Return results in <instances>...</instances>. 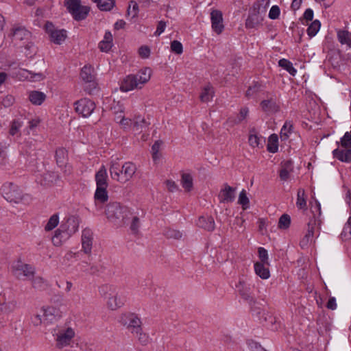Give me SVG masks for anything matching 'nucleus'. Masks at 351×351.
Masks as SVG:
<instances>
[{
  "instance_id": "f257e3e1",
  "label": "nucleus",
  "mask_w": 351,
  "mask_h": 351,
  "mask_svg": "<svg viewBox=\"0 0 351 351\" xmlns=\"http://www.w3.org/2000/svg\"><path fill=\"white\" fill-rule=\"evenodd\" d=\"M80 218L78 216H69L62 222L60 228L55 232L52 237V243L55 246H60L75 233L79 228Z\"/></svg>"
},
{
  "instance_id": "f03ea898",
  "label": "nucleus",
  "mask_w": 351,
  "mask_h": 351,
  "mask_svg": "<svg viewBox=\"0 0 351 351\" xmlns=\"http://www.w3.org/2000/svg\"><path fill=\"white\" fill-rule=\"evenodd\" d=\"M109 171L112 179L124 184L133 177L136 167L134 163L130 162L121 165L119 159L116 158L111 160Z\"/></svg>"
},
{
  "instance_id": "7ed1b4c3",
  "label": "nucleus",
  "mask_w": 351,
  "mask_h": 351,
  "mask_svg": "<svg viewBox=\"0 0 351 351\" xmlns=\"http://www.w3.org/2000/svg\"><path fill=\"white\" fill-rule=\"evenodd\" d=\"M313 217L310 219L307 224V232L300 241L302 247H306L310 242L313 241L314 237H318L321 229L322 220L319 219L321 215V205L319 202L315 201V206L313 208Z\"/></svg>"
},
{
  "instance_id": "20e7f679",
  "label": "nucleus",
  "mask_w": 351,
  "mask_h": 351,
  "mask_svg": "<svg viewBox=\"0 0 351 351\" xmlns=\"http://www.w3.org/2000/svg\"><path fill=\"white\" fill-rule=\"evenodd\" d=\"M152 75L151 69L146 67L140 70L134 75H129L122 81L120 88L128 92L134 88H141L147 83Z\"/></svg>"
},
{
  "instance_id": "39448f33",
  "label": "nucleus",
  "mask_w": 351,
  "mask_h": 351,
  "mask_svg": "<svg viewBox=\"0 0 351 351\" xmlns=\"http://www.w3.org/2000/svg\"><path fill=\"white\" fill-rule=\"evenodd\" d=\"M106 215L108 219L114 222L118 221L119 225H125L130 223L132 212L129 208L121 206L120 203L112 202L107 205Z\"/></svg>"
},
{
  "instance_id": "423d86ee",
  "label": "nucleus",
  "mask_w": 351,
  "mask_h": 351,
  "mask_svg": "<svg viewBox=\"0 0 351 351\" xmlns=\"http://www.w3.org/2000/svg\"><path fill=\"white\" fill-rule=\"evenodd\" d=\"M64 5L76 21L85 19L90 12L88 6L81 5V0H66Z\"/></svg>"
},
{
  "instance_id": "0eeeda50",
  "label": "nucleus",
  "mask_w": 351,
  "mask_h": 351,
  "mask_svg": "<svg viewBox=\"0 0 351 351\" xmlns=\"http://www.w3.org/2000/svg\"><path fill=\"white\" fill-rule=\"evenodd\" d=\"M3 197L10 202L18 203L22 199V191L12 182L3 184L1 189Z\"/></svg>"
},
{
  "instance_id": "6e6552de",
  "label": "nucleus",
  "mask_w": 351,
  "mask_h": 351,
  "mask_svg": "<svg viewBox=\"0 0 351 351\" xmlns=\"http://www.w3.org/2000/svg\"><path fill=\"white\" fill-rule=\"evenodd\" d=\"M119 322L123 326H125L131 333H138L141 330V319L134 313L123 314L120 317Z\"/></svg>"
},
{
  "instance_id": "1a4fd4ad",
  "label": "nucleus",
  "mask_w": 351,
  "mask_h": 351,
  "mask_svg": "<svg viewBox=\"0 0 351 351\" xmlns=\"http://www.w3.org/2000/svg\"><path fill=\"white\" fill-rule=\"evenodd\" d=\"M12 271L17 278L21 279L23 277L29 278L34 276L35 269L28 264H25L21 261L13 263L12 266Z\"/></svg>"
},
{
  "instance_id": "9d476101",
  "label": "nucleus",
  "mask_w": 351,
  "mask_h": 351,
  "mask_svg": "<svg viewBox=\"0 0 351 351\" xmlns=\"http://www.w3.org/2000/svg\"><path fill=\"white\" fill-rule=\"evenodd\" d=\"M75 110L83 117H89L95 108V104L92 100L83 98L75 102Z\"/></svg>"
},
{
  "instance_id": "9b49d317",
  "label": "nucleus",
  "mask_w": 351,
  "mask_h": 351,
  "mask_svg": "<svg viewBox=\"0 0 351 351\" xmlns=\"http://www.w3.org/2000/svg\"><path fill=\"white\" fill-rule=\"evenodd\" d=\"M262 110L267 114H274L280 110V105L276 96H270L260 104Z\"/></svg>"
},
{
  "instance_id": "f8f14e48",
  "label": "nucleus",
  "mask_w": 351,
  "mask_h": 351,
  "mask_svg": "<svg viewBox=\"0 0 351 351\" xmlns=\"http://www.w3.org/2000/svg\"><path fill=\"white\" fill-rule=\"evenodd\" d=\"M259 5L255 7L250 11L247 19L245 21L247 28H255L258 26L263 21V17L260 14Z\"/></svg>"
},
{
  "instance_id": "ddd939ff",
  "label": "nucleus",
  "mask_w": 351,
  "mask_h": 351,
  "mask_svg": "<svg viewBox=\"0 0 351 351\" xmlns=\"http://www.w3.org/2000/svg\"><path fill=\"white\" fill-rule=\"evenodd\" d=\"M75 336V332L71 328H68L64 330H61L57 335L56 338V346L58 348H62L66 346H68L71 339Z\"/></svg>"
},
{
  "instance_id": "4468645a",
  "label": "nucleus",
  "mask_w": 351,
  "mask_h": 351,
  "mask_svg": "<svg viewBox=\"0 0 351 351\" xmlns=\"http://www.w3.org/2000/svg\"><path fill=\"white\" fill-rule=\"evenodd\" d=\"M236 288L242 298L247 301L250 305L255 303L250 285L243 280H239V283L236 285Z\"/></svg>"
},
{
  "instance_id": "2eb2a0df",
  "label": "nucleus",
  "mask_w": 351,
  "mask_h": 351,
  "mask_svg": "<svg viewBox=\"0 0 351 351\" xmlns=\"http://www.w3.org/2000/svg\"><path fill=\"white\" fill-rule=\"evenodd\" d=\"M210 20L213 31L217 34H221L224 28L222 12L218 10H213L210 13Z\"/></svg>"
},
{
  "instance_id": "dca6fc26",
  "label": "nucleus",
  "mask_w": 351,
  "mask_h": 351,
  "mask_svg": "<svg viewBox=\"0 0 351 351\" xmlns=\"http://www.w3.org/2000/svg\"><path fill=\"white\" fill-rule=\"evenodd\" d=\"M235 198V189L224 184L219 194V199L221 203H230Z\"/></svg>"
},
{
  "instance_id": "f3484780",
  "label": "nucleus",
  "mask_w": 351,
  "mask_h": 351,
  "mask_svg": "<svg viewBox=\"0 0 351 351\" xmlns=\"http://www.w3.org/2000/svg\"><path fill=\"white\" fill-rule=\"evenodd\" d=\"M93 245V232L90 229H84L82 234V250L86 254L91 252Z\"/></svg>"
},
{
  "instance_id": "a211bd4d",
  "label": "nucleus",
  "mask_w": 351,
  "mask_h": 351,
  "mask_svg": "<svg viewBox=\"0 0 351 351\" xmlns=\"http://www.w3.org/2000/svg\"><path fill=\"white\" fill-rule=\"evenodd\" d=\"M59 178L57 173L54 171H47L40 175V178H37L38 182L43 186H50L56 182Z\"/></svg>"
},
{
  "instance_id": "6ab92c4d",
  "label": "nucleus",
  "mask_w": 351,
  "mask_h": 351,
  "mask_svg": "<svg viewBox=\"0 0 351 351\" xmlns=\"http://www.w3.org/2000/svg\"><path fill=\"white\" fill-rule=\"evenodd\" d=\"M197 225L208 232L213 231L215 227L214 219L211 216H202L199 217Z\"/></svg>"
},
{
  "instance_id": "aec40b11",
  "label": "nucleus",
  "mask_w": 351,
  "mask_h": 351,
  "mask_svg": "<svg viewBox=\"0 0 351 351\" xmlns=\"http://www.w3.org/2000/svg\"><path fill=\"white\" fill-rule=\"evenodd\" d=\"M45 93L38 90H31L28 93L29 101L35 106H40L46 99Z\"/></svg>"
},
{
  "instance_id": "412c9836",
  "label": "nucleus",
  "mask_w": 351,
  "mask_h": 351,
  "mask_svg": "<svg viewBox=\"0 0 351 351\" xmlns=\"http://www.w3.org/2000/svg\"><path fill=\"white\" fill-rule=\"evenodd\" d=\"M107 170L104 165H102L95 174V182L97 187H108Z\"/></svg>"
},
{
  "instance_id": "4be33fe9",
  "label": "nucleus",
  "mask_w": 351,
  "mask_h": 351,
  "mask_svg": "<svg viewBox=\"0 0 351 351\" xmlns=\"http://www.w3.org/2000/svg\"><path fill=\"white\" fill-rule=\"evenodd\" d=\"M14 307L15 304L12 302H0V326H3L7 320L8 313L12 312Z\"/></svg>"
},
{
  "instance_id": "5701e85b",
  "label": "nucleus",
  "mask_w": 351,
  "mask_h": 351,
  "mask_svg": "<svg viewBox=\"0 0 351 351\" xmlns=\"http://www.w3.org/2000/svg\"><path fill=\"white\" fill-rule=\"evenodd\" d=\"M333 156L341 162H351V149L349 148H337L332 152Z\"/></svg>"
},
{
  "instance_id": "b1692460",
  "label": "nucleus",
  "mask_w": 351,
  "mask_h": 351,
  "mask_svg": "<svg viewBox=\"0 0 351 351\" xmlns=\"http://www.w3.org/2000/svg\"><path fill=\"white\" fill-rule=\"evenodd\" d=\"M293 171V163L291 160H287L281 163L279 171V177L281 180L286 181L289 178L290 173Z\"/></svg>"
},
{
  "instance_id": "393cba45",
  "label": "nucleus",
  "mask_w": 351,
  "mask_h": 351,
  "mask_svg": "<svg viewBox=\"0 0 351 351\" xmlns=\"http://www.w3.org/2000/svg\"><path fill=\"white\" fill-rule=\"evenodd\" d=\"M149 123L144 118L140 117H136L132 122V129L133 132L137 134L144 132L148 127Z\"/></svg>"
},
{
  "instance_id": "a878e982",
  "label": "nucleus",
  "mask_w": 351,
  "mask_h": 351,
  "mask_svg": "<svg viewBox=\"0 0 351 351\" xmlns=\"http://www.w3.org/2000/svg\"><path fill=\"white\" fill-rule=\"evenodd\" d=\"M13 36L16 40H25V42H27L31 38V32L27 30L25 27H19L14 29Z\"/></svg>"
},
{
  "instance_id": "bb28decb",
  "label": "nucleus",
  "mask_w": 351,
  "mask_h": 351,
  "mask_svg": "<svg viewBox=\"0 0 351 351\" xmlns=\"http://www.w3.org/2000/svg\"><path fill=\"white\" fill-rule=\"evenodd\" d=\"M56 163L58 167H66V161L68 158L67 151L63 148L60 147L56 149L55 155Z\"/></svg>"
},
{
  "instance_id": "cd10ccee",
  "label": "nucleus",
  "mask_w": 351,
  "mask_h": 351,
  "mask_svg": "<svg viewBox=\"0 0 351 351\" xmlns=\"http://www.w3.org/2000/svg\"><path fill=\"white\" fill-rule=\"evenodd\" d=\"M94 198L96 204L106 202L108 199L107 187H97Z\"/></svg>"
},
{
  "instance_id": "c85d7f7f",
  "label": "nucleus",
  "mask_w": 351,
  "mask_h": 351,
  "mask_svg": "<svg viewBox=\"0 0 351 351\" xmlns=\"http://www.w3.org/2000/svg\"><path fill=\"white\" fill-rule=\"evenodd\" d=\"M267 263L257 262L254 264V270L256 275L262 279H267L270 276L269 269L265 266Z\"/></svg>"
},
{
  "instance_id": "c756f323",
  "label": "nucleus",
  "mask_w": 351,
  "mask_h": 351,
  "mask_svg": "<svg viewBox=\"0 0 351 351\" xmlns=\"http://www.w3.org/2000/svg\"><path fill=\"white\" fill-rule=\"evenodd\" d=\"M80 77L84 82H87L95 78L94 69L89 65H85L81 70Z\"/></svg>"
},
{
  "instance_id": "7c9ffc66",
  "label": "nucleus",
  "mask_w": 351,
  "mask_h": 351,
  "mask_svg": "<svg viewBox=\"0 0 351 351\" xmlns=\"http://www.w3.org/2000/svg\"><path fill=\"white\" fill-rule=\"evenodd\" d=\"M337 38L341 45H346L351 48V33L348 30H339L337 32Z\"/></svg>"
},
{
  "instance_id": "2f4dec72",
  "label": "nucleus",
  "mask_w": 351,
  "mask_h": 351,
  "mask_svg": "<svg viewBox=\"0 0 351 351\" xmlns=\"http://www.w3.org/2000/svg\"><path fill=\"white\" fill-rule=\"evenodd\" d=\"M51 40L56 44L60 45L66 38V32L64 29H56L51 32Z\"/></svg>"
},
{
  "instance_id": "473e14b6",
  "label": "nucleus",
  "mask_w": 351,
  "mask_h": 351,
  "mask_svg": "<svg viewBox=\"0 0 351 351\" xmlns=\"http://www.w3.org/2000/svg\"><path fill=\"white\" fill-rule=\"evenodd\" d=\"M124 301L117 294L108 298L107 304L111 310H116L123 305Z\"/></svg>"
},
{
  "instance_id": "72a5a7b5",
  "label": "nucleus",
  "mask_w": 351,
  "mask_h": 351,
  "mask_svg": "<svg viewBox=\"0 0 351 351\" xmlns=\"http://www.w3.org/2000/svg\"><path fill=\"white\" fill-rule=\"evenodd\" d=\"M267 150L271 153H276L278 149V137L276 134L270 135L267 146Z\"/></svg>"
},
{
  "instance_id": "f704fd0d",
  "label": "nucleus",
  "mask_w": 351,
  "mask_h": 351,
  "mask_svg": "<svg viewBox=\"0 0 351 351\" xmlns=\"http://www.w3.org/2000/svg\"><path fill=\"white\" fill-rule=\"evenodd\" d=\"M23 71L27 73L25 77L32 82H40L45 79V75L42 72H33L27 69H23Z\"/></svg>"
},
{
  "instance_id": "c9c22d12",
  "label": "nucleus",
  "mask_w": 351,
  "mask_h": 351,
  "mask_svg": "<svg viewBox=\"0 0 351 351\" xmlns=\"http://www.w3.org/2000/svg\"><path fill=\"white\" fill-rule=\"evenodd\" d=\"M181 184L186 191H191L193 186V178L189 173H182Z\"/></svg>"
},
{
  "instance_id": "e433bc0d",
  "label": "nucleus",
  "mask_w": 351,
  "mask_h": 351,
  "mask_svg": "<svg viewBox=\"0 0 351 351\" xmlns=\"http://www.w3.org/2000/svg\"><path fill=\"white\" fill-rule=\"evenodd\" d=\"M278 65L285 69L287 72L289 73L292 76H295L297 70L293 67L292 62L289 60L282 58L279 60Z\"/></svg>"
},
{
  "instance_id": "4c0bfd02",
  "label": "nucleus",
  "mask_w": 351,
  "mask_h": 351,
  "mask_svg": "<svg viewBox=\"0 0 351 351\" xmlns=\"http://www.w3.org/2000/svg\"><path fill=\"white\" fill-rule=\"evenodd\" d=\"M41 312L43 313V317H44V321L46 322H52L53 319L56 317V313H57V309L54 307H47L46 308H42Z\"/></svg>"
},
{
  "instance_id": "58836bf2",
  "label": "nucleus",
  "mask_w": 351,
  "mask_h": 351,
  "mask_svg": "<svg viewBox=\"0 0 351 351\" xmlns=\"http://www.w3.org/2000/svg\"><path fill=\"white\" fill-rule=\"evenodd\" d=\"M214 95V91L212 86L207 85L205 86L200 95V99L203 102L209 101Z\"/></svg>"
},
{
  "instance_id": "ea45409f",
  "label": "nucleus",
  "mask_w": 351,
  "mask_h": 351,
  "mask_svg": "<svg viewBox=\"0 0 351 351\" xmlns=\"http://www.w3.org/2000/svg\"><path fill=\"white\" fill-rule=\"evenodd\" d=\"M296 206L300 209L306 208V201L305 198V191L303 189H299L297 194Z\"/></svg>"
},
{
  "instance_id": "a19ab883",
  "label": "nucleus",
  "mask_w": 351,
  "mask_h": 351,
  "mask_svg": "<svg viewBox=\"0 0 351 351\" xmlns=\"http://www.w3.org/2000/svg\"><path fill=\"white\" fill-rule=\"evenodd\" d=\"M249 109L247 107L241 108L237 119L230 118V123L231 125L239 124L243 121L247 116Z\"/></svg>"
},
{
  "instance_id": "79ce46f5",
  "label": "nucleus",
  "mask_w": 351,
  "mask_h": 351,
  "mask_svg": "<svg viewBox=\"0 0 351 351\" xmlns=\"http://www.w3.org/2000/svg\"><path fill=\"white\" fill-rule=\"evenodd\" d=\"M84 91L89 95H94L98 91L97 83L95 78L87 82H84Z\"/></svg>"
},
{
  "instance_id": "37998d69",
  "label": "nucleus",
  "mask_w": 351,
  "mask_h": 351,
  "mask_svg": "<svg viewBox=\"0 0 351 351\" xmlns=\"http://www.w3.org/2000/svg\"><path fill=\"white\" fill-rule=\"evenodd\" d=\"M23 47L25 49V53L26 57L31 58L36 55L37 50L34 43L29 41L25 42Z\"/></svg>"
},
{
  "instance_id": "c03bdc74",
  "label": "nucleus",
  "mask_w": 351,
  "mask_h": 351,
  "mask_svg": "<svg viewBox=\"0 0 351 351\" xmlns=\"http://www.w3.org/2000/svg\"><path fill=\"white\" fill-rule=\"evenodd\" d=\"M293 124L291 121H286L280 131V138L285 141L289 138V134L291 132Z\"/></svg>"
},
{
  "instance_id": "a18cd8bd",
  "label": "nucleus",
  "mask_w": 351,
  "mask_h": 351,
  "mask_svg": "<svg viewBox=\"0 0 351 351\" xmlns=\"http://www.w3.org/2000/svg\"><path fill=\"white\" fill-rule=\"evenodd\" d=\"M22 126V123L19 119H15L11 123L9 134L11 136H20V128Z\"/></svg>"
},
{
  "instance_id": "49530a36",
  "label": "nucleus",
  "mask_w": 351,
  "mask_h": 351,
  "mask_svg": "<svg viewBox=\"0 0 351 351\" xmlns=\"http://www.w3.org/2000/svg\"><path fill=\"white\" fill-rule=\"evenodd\" d=\"M341 237L343 240L351 239V216L348 218L347 223L343 227V231L341 233Z\"/></svg>"
},
{
  "instance_id": "de8ad7c7",
  "label": "nucleus",
  "mask_w": 351,
  "mask_h": 351,
  "mask_svg": "<svg viewBox=\"0 0 351 351\" xmlns=\"http://www.w3.org/2000/svg\"><path fill=\"white\" fill-rule=\"evenodd\" d=\"M59 223V216L58 214H53L49 219L47 223L45 230L46 231H50L55 228Z\"/></svg>"
},
{
  "instance_id": "09e8293b",
  "label": "nucleus",
  "mask_w": 351,
  "mask_h": 351,
  "mask_svg": "<svg viewBox=\"0 0 351 351\" xmlns=\"http://www.w3.org/2000/svg\"><path fill=\"white\" fill-rule=\"evenodd\" d=\"M114 0H100L97 7L102 11H109L114 7Z\"/></svg>"
},
{
  "instance_id": "8fccbe9b",
  "label": "nucleus",
  "mask_w": 351,
  "mask_h": 351,
  "mask_svg": "<svg viewBox=\"0 0 351 351\" xmlns=\"http://www.w3.org/2000/svg\"><path fill=\"white\" fill-rule=\"evenodd\" d=\"M320 26L321 23L318 20L313 21L307 29L308 35L311 37L315 36L319 30Z\"/></svg>"
},
{
  "instance_id": "3c124183",
  "label": "nucleus",
  "mask_w": 351,
  "mask_h": 351,
  "mask_svg": "<svg viewBox=\"0 0 351 351\" xmlns=\"http://www.w3.org/2000/svg\"><path fill=\"white\" fill-rule=\"evenodd\" d=\"M291 223L290 216L287 214H283L279 219L278 227L281 229H287Z\"/></svg>"
},
{
  "instance_id": "603ef678",
  "label": "nucleus",
  "mask_w": 351,
  "mask_h": 351,
  "mask_svg": "<svg viewBox=\"0 0 351 351\" xmlns=\"http://www.w3.org/2000/svg\"><path fill=\"white\" fill-rule=\"evenodd\" d=\"M32 286L36 289L44 290L47 287V284L42 278L35 277L32 280Z\"/></svg>"
},
{
  "instance_id": "864d4df0",
  "label": "nucleus",
  "mask_w": 351,
  "mask_h": 351,
  "mask_svg": "<svg viewBox=\"0 0 351 351\" xmlns=\"http://www.w3.org/2000/svg\"><path fill=\"white\" fill-rule=\"evenodd\" d=\"M238 202L242 206L243 210H246L249 207L250 201L245 190L240 193Z\"/></svg>"
},
{
  "instance_id": "5fc2aeb1",
  "label": "nucleus",
  "mask_w": 351,
  "mask_h": 351,
  "mask_svg": "<svg viewBox=\"0 0 351 351\" xmlns=\"http://www.w3.org/2000/svg\"><path fill=\"white\" fill-rule=\"evenodd\" d=\"M131 222L130 228L131 231L134 234H137L138 232L139 227H140V219L137 216H132L130 217Z\"/></svg>"
},
{
  "instance_id": "6e6d98bb",
  "label": "nucleus",
  "mask_w": 351,
  "mask_h": 351,
  "mask_svg": "<svg viewBox=\"0 0 351 351\" xmlns=\"http://www.w3.org/2000/svg\"><path fill=\"white\" fill-rule=\"evenodd\" d=\"M261 90V85L258 83V82H255L254 83L253 85L250 86L248 89L246 91V97H247L248 98L252 97L254 95H255L256 93H257L258 92H259L260 90Z\"/></svg>"
},
{
  "instance_id": "4d7b16f0",
  "label": "nucleus",
  "mask_w": 351,
  "mask_h": 351,
  "mask_svg": "<svg viewBox=\"0 0 351 351\" xmlns=\"http://www.w3.org/2000/svg\"><path fill=\"white\" fill-rule=\"evenodd\" d=\"M165 235L169 239H180L182 237V233L179 230L167 229L165 232Z\"/></svg>"
},
{
  "instance_id": "13d9d810",
  "label": "nucleus",
  "mask_w": 351,
  "mask_h": 351,
  "mask_svg": "<svg viewBox=\"0 0 351 351\" xmlns=\"http://www.w3.org/2000/svg\"><path fill=\"white\" fill-rule=\"evenodd\" d=\"M341 145L343 148L351 147V131L346 132L343 136L341 138Z\"/></svg>"
},
{
  "instance_id": "bf43d9fd",
  "label": "nucleus",
  "mask_w": 351,
  "mask_h": 351,
  "mask_svg": "<svg viewBox=\"0 0 351 351\" xmlns=\"http://www.w3.org/2000/svg\"><path fill=\"white\" fill-rule=\"evenodd\" d=\"M171 49L176 54H181L183 51L182 45L178 40H173L171 43Z\"/></svg>"
},
{
  "instance_id": "052dcab7",
  "label": "nucleus",
  "mask_w": 351,
  "mask_h": 351,
  "mask_svg": "<svg viewBox=\"0 0 351 351\" xmlns=\"http://www.w3.org/2000/svg\"><path fill=\"white\" fill-rule=\"evenodd\" d=\"M14 102V97L11 95H7L1 98V103L5 107L11 106Z\"/></svg>"
},
{
  "instance_id": "680f3d73",
  "label": "nucleus",
  "mask_w": 351,
  "mask_h": 351,
  "mask_svg": "<svg viewBox=\"0 0 351 351\" xmlns=\"http://www.w3.org/2000/svg\"><path fill=\"white\" fill-rule=\"evenodd\" d=\"M258 257L261 260L260 263H267L269 265L268 263V254L267 251L263 247L258 248Z\"/></svg>"
},
{
  "instance_id": "e2e57ef3",
  "label": "nucleus",
  "mask_w": 351,
  "mask_h": 351,
  "mask_svg": "<svg viewBox=\"0 0 351 351\" xmlns=\"http://www.w3.org/2000/svg\"><path fill=\"white\" fill-rule=\"evenodd\" d=\"M131 3L132 4V10H130L131 5H130L127 10V14L130 15L132 14V18H135L138 15V5L134 1H131Z\"/></svg>"
},
{
  "instance_id": "0e129e2a",
  "label": "nucleus",
  "mask_w": 351,
  "mask_h": 351,
  "mask_svg": "<svg viewBox=\"0 0 351 351\" xmlns=\"http://www.w3.org/2000/svg\"><path fill=\"white\" fill-rule=\"evenodd\" d=\"M6 147H3L0 144V165H5L8 163L7 154L5 152Z\"/></svg>"
},
{
  "instance_id": "69168bd1",
  "label": "nucleus",
  "mask_w": 351,
  "mask_h": 351,
  "mask_svg": "<svg viewBox=\"0 0 351 351\" xmlns=\"http://www.w3.org/2000/svg\"><path fill=\"white\" fill-rule=\"evenodd\" d=\"M280 13V8L278 5H273L269 12V17L271 19H276L279 17Z\"/></svg>"
},
{
  "instance_id": "338daca9",
  "label": "nucleus",
  "mask_w": 351,
  "mask_h": 351,
  "mask_svg": "<svg viewBox=\"0 0 351 351\" xmlns=\"http://www.w3.org/2000/svg\"><path fill=\"white\" fill-rule=\"evenodd\" d=\"M138 53L143 58H147L150 55V49L149 47L143 45L138 49Z\"/></svg>"
},
{
  "instance_id": "774afa93",
  "label": "nucleus",
  "mask_w": 351,
  "mask_h": 351,
  "mask_svg": "<svg viewBox=\"0 0 351 351\" xmlns=\"http://www.w3.org/2000/svg\"><path fill=\"white\" fill-rule=\"evenodd\" d=\"M248 346L252 351H266L261 344L254 341H250L248 342Z\"/></svg>"
}]
</instances>
